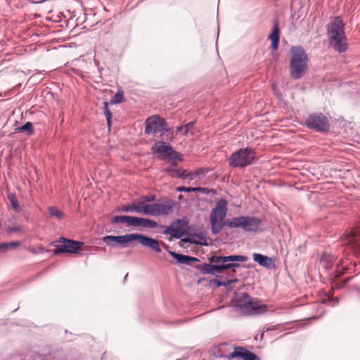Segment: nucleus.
Segmentation results:
<instances>
[{"label":"nucleus","mask_w":360,"mask_h":360,"mask_svg":"<svg viewBox=\"0 0 360 360\" xmlns=\"http://www.w3.org/2000/svg\"><path fill=\"white\" fill-rule=\"evenodd\" d=\"M209 263L197 264L194 268L205 275H215L224 270H229L240 266V262H245L248 257L245 255H231L228 256L214 255L208 258Z\"/></svg>","instance_id":"1"},{"label":"nucleus","mask_w":360,"mask_h":360,"mask_svg":"<svg viewBox=\"0 0 360 360\" xmlns=\"http://www.w3.org/2000/svg\"><path fill=\"white\" fill-rule=\"evenodd\" d=\"M289 70L293 79L302 78L308 70V56L304 49L300 46H292L290 49Z\"/></svg>","instance_id":"2"},{"label":"nucleus","mask_w":360,"mask_h":360,"mask_svg":"<svg viewBox=\"0 0 360 360\" xmlns=\"http://www.w3.org/2000/svg\"><path fill=\"white\" fill-rule=\"evenodd\" d=\"M188 219L187 218L176 219L172 221L163 231L164 235H170L176 239H181L179 246L183 247L182 243L196 245L197 233H189Z\"/></svg>","instance_id":"3"},{"label":"nucleus","mask_w":360,"mask_h":360,"mask_svg":"<svg viewBox=\"0 0 360 360\" xmlns=\"http://www.w3.org/2000/svg\"><path fill=\"white\" fill-rule=\"evenodd\" d=\"M344 27L345 24L340 17H337L327 25L329 44L339 53H344L347 49Z\"/></svg>","instance_id":"4"},{"label":"nucleus","mask_w":360,"mask_h":360,"mask_svg":"<svg viewBox=\"0 0 360 360\" xmlns=\"http://www.w3.org/2000/svg\"><path fill=\"white\" fill-rule=\"evenodd\" d=\"M233 307L238 312L247 314H262L267 311V307L257 300L252 298L246 292L236 294L233 298Z\"/></svg>","instance_id":"5"},{"label":"nucleus","mask_w":360,"mask_h":360,"mask_svg":"<svg viewBox=\"0 0 360 360\" xmlns=\"http://www.w3.org/2000/svg\"><path fill=\"white\" fill-rule=\"evenodd\" d=\"M227 201L220 198L210 212V221L211 232L213 235L219 234L224 226H228V219L225 220L227 212Z\"/></svg>","instance_id":"6"},{"label":"nucleus","mask_w":360,"mask_h":360,"mask_svg":"<svg viewBox=\"0 0 360 360\" xmlns=\"http://www.w3.org/2000/svg\"><path fill=\"white\" fill-rule=\"evenodd\" d=\"M138 241L143 246L148 248L157 253L161 252V248L158 240L141 233H127L118 236L116 243L117 248H126L128 244Z\"/></svg>","instance_id":"7"},{"label":"nucleus","mask_w":360,"mask_h":360,"mask_svg":"<svg viewBox=\"0 0 360 360\" xmlns=\"http://www.w3.org/2000/svg\"><path fill=\"white\" fill-rule=\"evenodd\" d=\"M257 160L255 150L248 146L233 152L229 158V165L233 168H244L252 165Z\"/></svg>","instance_id":"8"},{"label":"nucleus","mask_w":360,"mask_h":360,"mask_svg":"<svg viewBox=\"0 0 360 360\" xmlns=\"http://www.w3.org/2000/svg\"><path fill=\"white\" fill-rule=\"evenodd\" d=\"M340 262L341 260L334 259L331 254L327 252L323 253L320 258V264L323 268L330 269L335 278L341 276L347 270L345 264L339 266Z\"/></svg>","instance_id":"9"},{"label":"nucleus","mask_w":360,"mask_h":360,"mask_svg":"<svg viewBox=\"0 0 360 360\" xmlns=\"http://www.w3.org/2000/svg\"><path fill=\"white\" fill-rule=\"evenodd\" d=\"M305 125L316 132H327L330 129L329 120L322 113L309 114L305 120Z\"/></svg>","instance_id":"10"},{"label":"nucleus","mask_w":360,"mask_h":360,"mask_svg":"<svg viewBox=\"0 0 360 360\" xmlns=\"http://www.w3.org/2000/svg\"><path fill=\"white\" fill-rule=\"evenodd\" d=\"M342 240L343 245L347 246L355 255L360 257V227L345 233Z\"/></svg>","instance_id":"11"},{"label":"nucleus","mask_w":360,"mask_h":360,"mask_svg":"<svg viewBox=\"0 0 360 360\" xmlns=\"http://www.w3.org/2000/svg\"><path fill=\"white\" fill-rule=\"evenodd\" d=\"M152 154L165 155L171 160L182 161V155L174 150L172 146L163 141H156L151 147Z\"/></svg>","instance_id":"12"},{"label":"nucleus","mask_w":360,"mask_h":360,"mask_svg":"<svg viewBox=\"0 0 360 360\" xmlns=\"http://www.w3.org/2000/svg\"><path fill=\"white\" fill-rule=\"evenodd\" d=\"M221 358H226L229 360L240 358L243 360H260V358L253 352H250L243 347H236L233 352L229 355H221Z\"/></svg>","instance_id":"13"},{"label":"nucleus","mask_w":360,"mask_h":360,"mask_svg":"<svg viewBox=\"0 0 360 360\" xmlns=\"http://www.w3.org/2000/svg\"><path fill=\"white\" fill-rule=\"evenodd\" d=\"M175 202L172 199L165 198L162 202H155V216H167L173 212Z\"/></svg>","instance_id":"14"},{"label":"nucleus","mask_w":360,"mask_h":360,"mask_svg":"<svg viewBox=\"0 0 360 360\" xmlns=\"http://www.w3.org/2000/svg\"><path fill=\"white\" fill-rule=\"evenodd\" d=\"M242 229L248 233H257L259 231L262 220L256 217L243 216Z\"/></svg>","instance_id":"15"},{"label":"nucleus","mask_w":360,"mask_h":360,"mask_svg":"<svg viewBox=\"0 0 360 360\" xmlns=\"http://www.w3.org/2000/svg\"><path fill=\"white\" fill-rule=\"evenodd\" d=\"M161 118L158 115L148 117L145 122L144 133L146 134H155L160 132Z\"/></svg>","instance_id":"16"},{"label":"nucleus","mask_w":360,"mask_h":360,"mask_svg":"<svg viewBox=\"0 0 360 360\" xmlns=\"http://www.w3.org/2000/svg\"><path fill=\"white\" fill-rule=\"evenodd\" d=\"M252 259L254 262L266 269L271 270L276 268L275 260L273 257H270L260 253L254 252L252 254Z\"/></svg>","instance_id":"17"},{"label":"nucleus","mask_w":360,"mask_h":360,"mask_svg":"<svg viewBox=\"0 0 360 360\" xmlns=\"http://www.w3.org/2000/svg\"><path fill=\"white\" fill-rule=\"evenodd\" d=\"M168 253L175 259L176 263L178 264L191 265L192 262H200L197 257L177 253L174 251L168 250Z\"/></svg>","instance_id":"18"},{"label":"nucleus","mask_w":360,"mask_h":360,"mask_svg":"<svg viewBox=\"0 0 360 360\" xmlns=\"http://www.w3.org/2000/svg\"><path fill=\"white\" fill-rule=\"evenodd\" d=\"M131 226L154 229L158 226V223L150 219L133 216Z\"/></svg>","instance_id":"19"},{"label":"nucleus","mask_w":360,"mask_h":360,"mask_svg":"<svg viewBox=\"0 0 360 360\" xmlns=\"http://www.w3.org/2000/svg\"><path fill=\"white\" fill-rule=\"evenodd\" d=\"M177 192H184V193H190V192H199L202 194L208 195V194H215L216 191L213 188H204V187H186V186H178L176 188Z\"/></svg>","instance_id":"20"},{"label":"nucleus","mask_w":360,"mask_h":360,"mask_svg":"<svg viewBox=\"0 0 360 360\" xmlns=\"http://www.w3.org/2000/svg\"><path fill=\"white\" fill-rule=\"evenodd\" d=\"M268 39L271 41V49L272 50H276L278 48L280 40V31L277 21L274 22L271 32L269 35Z\"/></svg>","instance_id":"21"},{"label":"nucleus","mask_w":360,"mask_h":360,"mask_svg":"<svg viewBox=\"0 0 360 360\" xmlns=\"http://www.w3.org/2000/svg\"><path fill=\"white\" fill-rule=\"evenodd\" d=\"M68 253L79 254L82 250L84 243L82 241L68 239L66 240Z\"/></svg>","instance_id":"22"},{"label":"nucleus","mask_w":360,"mask_h":360,"mask_svg":"<svg viewBox=\"0 0 360 360\" xmlns=\"http://www.w3.org/2000/svg\"><path fill=\"white\" fill-rule=\"evenodd\" d=\"M66 240L67 238L60 237L58 240L53 243V245L55 247V249L53 250V255L68 253Z\"/></svg>","instance_id":"23"},{"label":"nucleus","mask_w":360,"mask_h":360,"mask_svg":"<svg viewBox=\"0 0 360 360\" xmlns=\"http://www.w3.org/2000/svg\"><path fill=\"white\" fill-rule=\"evenodd\" d=\"M133 216L118 215L111 219L112 224L125 223L128 226H131Z\"/></svg>","instance_id":"24"},{"label":"nucleus","mask_w":360,"mask_h":360,"mask_svg":"<svg viewBox=\"0 0 360 360\" xmlns=\"http://www.w3.org/2000/svg\"><path fill=\"white\" fill-rule=\"evenodd\" d=\"M165 172L173 178H178L184 179L186 170L185 169H176L173 167L165 168Z\"/></svg>","instance_id":"25"},{"label":"nucleus","mask_w":360,"mask_h":360,"mask_svg":"<svg viewBox=\"0 0 360 360\" xmlns=\"http://www.w3.org/2000/svg\"><path fill=\"white\" fill-rule=\"evenodd\" d=\"M243 216L233 217L228 219V227L230 229L241 228L243 227Z\"/></svg>","instance_id":"26"},{"label":"nucleus","mask_w":360,"mask_h":360,"mask_svg":"<svg viewBox=\"0 0 360 360\" xmlns=\"http://www.w3.org/2000/svg\"><path fill=\"white\" fill-rule=\"evenodd\" d=\"M18 131H25L27 136H31L34 133L33 124L30 122H27L22 126H20L15 129Z\"/></svg>","instance_id":"27"},{"label":"nucleus","mask_w":360,"mask_h":360,"mask_svg":"<svg viewBox=\"0 0 360 360\" xmlns=\"http://www.w3.org/2000/svg\"><path fill=\"white\" fill-rule=\"evenodd\" d=\"M118 236L108 235L102 238V240L106 245L112 248L116 247Z\"/></svg>","instance_id":"28"},{"label":"nucleus","mask_w":360,"mask_h":360,"mask_svg":"<svg viewBox=\"0 0 360 360\" xmlns=\"http://www.w3.org/2000/svg\"><path fill=\"white\" fill-rule=\"evenodd\" d=\"M124 101L123 91L118 90L110 100L111 104H117Z\"/></svg>","instance_id":"29"},{"label":"nucleus","mask_w":360,"mask_h":360,"mask_svg":"<svg viewBox=\"0 0 360 360\" xmlns=\"http://www.w3.org/2000/svg\"><path fill=\"white\" fill-rule=\"evenodd\" d=\"M8 198L9 200V202H10V204H11V207L15 211H18L19 209H20V205L18 203V199L16 198L15 194L13 193H9L8 195Z\"/></svg>","instance_id":"30"},{"label":"nucleus","mask_w":360,"mask_h":360,"mask_svg":"<svg viewBox=\"0 0 360 360\" xmlns=\"http://www.w3.org/2000/svg\"><path fill=\"white\" fill-rule=\"evenodd\" d=\"M196 123V120L184 124L185 130L183 132L184 136H193L194 132L191 129Z\"/></svg>","instance_id":"31"},{"label":"nucleus","mask_w":360,"mask_h":360,"mask_svg":"<svg viewBox=\"0 0 360 360\" xmlns=\"http://www.w3.org/2000/svg\"><path fill=\"white\" fill-rule=\"evenodd\" d=\"M49 214L51 217H56L58 219H60L63 217V213L54 206L49 207Z\"/></svg>","instance_id":"32"},{"label":"nucleus","mask_w":360,"mask_h":360,"mask_svg":"<svg viewBox=\"0 0 360 360\" xmlns=\"http://www.w3.org/2000/svg\"><path fill=\"white\" fill-rule=\"evenodd\" d=\"M143 214L146 215L155 216V206L153 204H145Z\"/></svg>","instance_id":"33"},{"label":"nucleus","mask_w":360,"mask_h":360,"mask_svg":"<svg viewBox=\"0 0 360 360\" xmlns=\"http://www.w3.org/2000/svg\"><path fill=\"white\" fill-rule=\"evenodd\" d=\"M2 248L4 250V252H6L9 248H17L20 245V242L19 241H11V242H6V243H1Z\"/></svg>","instance_id":"34"},{"label":"nucleus","mask_w":360,"mask_h":360,"mask_svg":"<svg viewBox=\"0 0 360 360\" xmlns=\"http://www.w3.org/2000/svg\"><path fill=\"white\" fill-rule=\"evenodd\" d=\"M195 240L197 245L207 246L208 245L206 237H205L202 233H197Z\"/></svg>","instance_id":"35"},{"label":"nucleus","mask_w":360,"mask_h":360,"mask_svg":"<svg viewBox=\"0 0 360 360\" xmlns=\"http://www.w3.org/2000/svg\"><path fill=\"white\" fill-rule=\"evenodd\" d=\"M160 125V132H168L173 136V132L171 131V128L169 127L165 119H164L163 117L161 118Z\"/></svg>","instance_id":"36"},{"label":"nucleus","mask_w":360,"mask_h":360,"mask_svg":"<svg viewBox=\"0 0 360 360\" xmlns=\"http://www.w3.org/2000/svg\"><path fill=\"white\" fill-rule=\"evenodd\" d=\"M133 204H134V208H136V209H134L135 212L143 213V209H144V205H145L143 202H141V201L133 202Z\"/></svg>","instance_id":"37"},{"label":"nucleus","mask_w":360,"mask_h":360,"mask_svg":"<svg viewBox=\"0 0 360 360\" xmlns=\"http://www.w3.org/2000/svg\"><path fill=\"white\" fill-rule=\"evenodd\" d=\"M108 102L104 101L103 102V109H104V115L105 116L106 120H109L112 119V113L108 108Z\"/></svg>","instance_id":"38"},{"label":"nucleus","mask_w":360,"mask_h":360,"mask_svg":"<svg viewBox=\"0 0 360 360\" xmlns=\"http://www.w3.org/2000/svg\"><path fill=\"white\" fill-rule=\"evenodd\" d=\"M194 172L195 177L204 176L207 172L208 169L206 168L200 167L195 169Z\"/></svg>","instance_id":"39"},{"label":"nucleus","mask_w":360,"mask_h":360,"mask_svg":"<svg viewBox=\"0 0 360 360\" xmlns=\"http://www.w3.org/2000/svg\"><path fill=\"white\" fill-rule=\"evenodd\" d=\"M134 204L131 203V204H128V205H123L120 208V211L122 212H134Z\"/></svg>","instance_id":"40"},{"label":"nucleus","mask_w":360,"mask_h":360,"mask_svg":"<svg viewBox=\"0 0 360 360\" xmlns=\"http://www.w3.org/2000/svg\"><path fill=\"white\" fill-rule=\"evenodd\" d=\"M338 298H334L332 296H327V300H326L324 301V303H328V304H330V303H333L332 304V306H335V304H337L338 303Z\"/></svg>","instance_id":"41"},{"label":"nucleus","mask_w":360,"mask_h":360,"mask_svg":"<svg viewBox=\"0 0 360 360\" xmlns=\"http://www.w3.org/2000/svg\"><path fill=\"white\" fill-rule=\"evenodd\" d=\"M21 230V228L20 226H9L7 229V233H18V232H20Z\"/></svg>","instance_id":"42"},{"label":"nucleus","mask_w":360,"mask_h":360,"mask_svg":"<svg viewBox=\"0 0 360 360\" xmlns=\"http://www.w3.org/2000/svg\"><path fill=\"white\" fill-rule=\"evenodd\" d=\"M142 199L146 202H150L155 200V196L154 195H143Z\"/></svg>","instance_id":"43"},{"label":"nucleus","mask_w":360,"mask_h":360,"mask_svg":"<svg viewBox=\"0 0 360 360\" xmlns=\"http://www.w3.org/2000/svg\"><path fill=\"white\" fill-rule=\"evenodd\" d=\"M195 178H196V177H195V176L194 172H188V173H187V172H185V175H184V179L193 180V179H195Z\"/></svg>","instance_id":"44"},{"label":"nucleus","mask_w":360,"mask_h":360,"mask_svg":"<svg viewBox=\"0 0 360 360\" xmlns=\"http://www.w3.org/2000/svg\"><path fill=\"white\" fill-rule=\"evenodd\" d=\"M236 281H237L236 278L231 279V280H224V281H222V286L227 287L228 285H229L232 283H235Z\"/></svg>","instance_id":"45"},{"label":"nucleus","mask_w":360,"mask_h":360,"mask_svg":"<svg viewBox=\"0 0 360 360\" xmlns=\"http://www.w3.org/2000/svg\"><path fill=\"white\" fill-rule=\"evenodd\" d=\"M212 282L216 284V286L217 288H219V287H221L222 286V281L221 280H219V279H214L212 280Z\"/></svg>","instance_id":"46"},{"label":"nucleus","mask_w":360,"mask_h":360,"mask_svg":"<svg viewBox=\"0 0 360 360\" xmlns=\"http://www.w3.org/2000/svg\"><path fill=\"white\" fill-rule=\"evenodd\" d=\"M185 130V127H184V125H181V126H179L176 127V134L178 132H184V131Z\"/></svg>","instance_id":"47"},{"label":"nucleus","mask_w":360,"mask_h":360,"mask_svg":"<svg viewBox=\"0 0 360 360\" xmlns=\"http://www.w3.org/2000/svg\"><path fill=\"white\" fill-rule=\"evenodd\" d=\"M162 243L163 247L167 250V252H168V250H169V245H168L165 244V243H163V242H162Z\"/></svg>","instance_id":"48"},{"label":"nucleus","mask_w":360,"mask_h":360,"mask_svg":"<svg viewBox=\"0 0 360 360\" xmlns=\"http://www.w3.org/2000/svg\"><path fill=\"white\" fill-rule=\"evenodd\" d=\"M106 121H107L108 127L110 128L112 125L111 120H106Z\"/></svg>","instance_id":"49"},{"label":"nucleus","mask_w":360,"mask_h":360,"mask_svg":"<svg viewBox=\"0 0 360 360\" xmlns=\"http://www.w3.org/2000/svg\"><path fill=\"white\" fill-rule=\"evenodd\" d=\"M0 252H4L1 243H0Z\"/></svg>","instance_id":"50"},{"label":"nucleus","mask_w":360,"mask_h":360,"mask_svg":"<svg viewBox=\"0 0 360 360\" xmlns=\"http://www.w3.org/2000/svg\"><path fill=\"white\" fill-rule=\"evenodd\" d=\"M357 292L360 295V288L357 290Z\"/></svg>","instance_id":"51"}]
</instances>
